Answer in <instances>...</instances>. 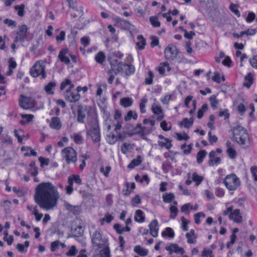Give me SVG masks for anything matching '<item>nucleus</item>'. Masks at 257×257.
Here are the masks:
<instances>
[{"instance_id": "obj_1", "label": "nucleus", "mask_w": 257, "mask_h": 257, "mask_svg": "<svg viewBox=\"0 0 257 257\" xmlns=\"http://www.w3.org/2000/svg\"><path fill=\"white\" fill-rule=\"evenodd\" d=\"M59 198L57 189L49 182H42L35 189V201L43 210L53 209L57 206Z\"/></svg>"}, {"instance_id": "obj_2", "label": "nucleus", "mask_w": 257, "mask_h": 257, "mask_svg": "<svg viewBox=\"0 0 257 257\" xmlns=\"http://www.w3.org/2000/svg\"><path fill=\"white\" fill-rule=\"evenodd\" d=\"M110 65L112 70L115 73L120 71H124L126 75H130L134 74L135 72V67L133 65L118 62L117 60L110 59Z\"/></svg>"}, {"instance_id": "obj_3", "label": "nucleus", "mask_w": 257, "mask_h": 257, "mask_svg": "<svg viewBox=\"0 0 257 257\" xmlns=\"http://www.w3.org/2000/svg\"><path fill=\"white\" fill-rule=\"evenodd\" d=\"M234 141L239 145H245L248 139L246 130L240 125L233 127L232 130Z\"/></svg>"}, {"instance_id": "obj_4", "label": "nucleus", "mask_w": 257, "mask_h": 257, "mask_svg": "<svg viewBox=\"0 0 257 257\" xmlns=\"http://www.w3.org/2000/svg\"><path fill=\"white\" fill-rule=\"evenodd\" d=\"M61 155L67 164H75L77 161V153L72 147H67L61 151Z\"/></svg>"}, {"instance_id": "obj_5", "label": "nucleus", "mask_w": 257, "mask_h": 257, "mask_svg": "<svg viewBox=\"0 0 257 257\" xmlns=\"http://www.w3.org/2000/svg\"><path fill=\"white\" fill-rule=\"evenodd\" d=\"M223 183L228 190L235 191L240 186V180L235 174H230L224 178Z\"/></svg>"}, {"instance_id": "obj_6", "label": "nucleus", "mask_w": 257, "mask_h": 257, "mask_svg": "<svg viewBox=\"0 0 257 257\" xmlns=\"http://www.w3.org/2000/svg\"><path fill=\"white\" fill-rule=\"evenodd\" d=\"M30 73L33 77L41 76L45 79L46 77L45 63L41 61L36 62L31 69Z\"/></svg>"}, {"instance_id": "obj_7", "label": "nucleus", "mask_w": 257, "mask_h": 257, "mask_svg": "<svg viewBox=\"0 0 257 257\" xmlns=\"http://www.w3.org/2000/svg\"><path fill=\"white\" fill-rule=\"evenodd\" d=\"M91 241L93 247L101 248L103 246L109 244L108 240L103 238L99 231H95L91 235Z\"/></svg>"}, {"instance_id": "obj_8", "label": "nucleus", "mask_w": 257, "mask_h": 257, "mask_svg": "<svg viewBox=\"0 0 257 257\" xmlns=\"http://www.w3.org/2000/svg\"><path fill=\"white\" fill-rule=\"evenodd\" d=\"M28 28L26 25L20 26L16 34V37L14 40L15 43L24 42L27 36Z\"/></svg>"}, {"instance_id": "obj_9", "label": "nucleus", "mask_w": 257, "mask_h": 257, "mask_svg": "<svg viewBox=\"0 0 257 257\" xmlns=\"http://www.w3.org/2000/svg\"><path fill=\"white\" fill-rule=\"evenodd\" d=\"M87 135L90 136L93 142H99L100 140V135L99 126L96 122L92 125L90 130L87 133Z\"/></svg>"}, {"instance_id": "obj_10", "label": "nucleus", "mask_w": 257, "mask_h": 257, "mask_svg": "<svg viewBox=\"0 0 257 257\" xmlns=\"http://www.w3.org/2000/svg\"><path fill=\"white\" fill-rule=\"evenodd\" d=\"M178 53L176 47L173 45H169L164 51L166 58L170 61L176 59Z\"/></svg>"}, {"instance_id": "obj_11", "label": "nucleus", "mask_w": 257, "mask_h": 257, "mask_svg": "<svg viewBox=\"0 0 257 257\" xmlns=\"http://www.w3.org/2000/svg\"><path fill=\"white\" fill-rule=\"evenodd\" d=\"M19 103L20 106L24 109H29L34 107V101L32 98L21 95L19 99Z\"/></svg>"}, {"instance_id": "obj_12", "label": "nucleus", "mask_w": 257, "mask_h": 257, "mask_svg": "<svg viewBox=\"0 0 257 257\" xmlns=\"http://www.w3.org/2000/svg\"><path fill=\"white\" fill-rule=\"evenodd\" d=\"M74 87V85L72 83L71 81L69 79H65L61 84L60 90H63L65 89L64 95L69 94L71 93V90Z\"/></svg>"}, {"instance_id": "obj_13", "label": "nucleus", "mask_w": 257, "mask_h": 257, "mask_svg": "<svg viewBox=\"0 0 257 257\" xmlns=\"http://www.w3.org/2000/svg\"><path fill=\"white\" fill-rule=\"evenodd\" d=\"M150 229V233L154 237H156L158 235L159 225L157 220H153L149 225Z\"/></svg>"}, {"instance_id": "obj_14", "label": "nucleus", "mask_w": 257, "mask_h": 257, "mask_svg": "<svg viewBox=\"0 0 257 257\" xmlns=\"http://www.w3.org/2000/svg\"><path fill=\"white\" fill-rule=\"evenodd\" d=\"M229 218L236 223H240L242 221V216L240 210L236 209L232 211L229 215Z\"/></svg>"}, {"instance_id": "obj_15", "label": "nucleus", "mask_w": 257, "mask_h": 257, "mask_svg": "<svg viewBox=\"0 0 257 257\" xmlns=\"http://www.w3.org/2000/svg\"><path fill=\"white\" fill-rule=\"evenodd\" d=\"M165 249L169 252L170 254L173 252L181 253V254H183L185 253L184 248L179 247V245L176 243H171L170 245L166 246Z\"/></svg>"}, {"instance_id": "obj_16", "label": "nucleus", "mask_w": 257, "mask_h": 257, "mask_svg": "<svg viewBox=\"0 0 257 257\" xmlns=\"http://www.w3.org/2000/svg\"><path fill=\"white\" fill-rule=\"evenodd\" d=\"M69 56H70V54L69 53L68 49L64 48L60 51L58 58L61 62L68 64L70 63V59L68 57Z\"/></svg>"}, {"instance_id": "obj_17", "label": "nucleus", "mask_w": 257, "mask_h": 257, "mask_svg": "<svg viewBox=\"0 0 257 257\" xmlns=\"http://www.w3.org/2000/svg\"><path fill=\"white\" fill-rule=\"evenodd\" d=\"M27 208L35 216V219L38 222L41 220L43 215L42 213L39 212L38 207L37 206L28 205L27 206Z\"/></svg>"}, {"instance_id": "obj_18", "label": "nucleus", "mask_w": 257, "mask_h": 257, "mask_svg": "<svg viewBox=\"0 0 257 257\" xmlns=\"http://www.w3.org/2000/svg\"><path fill=\"white\" fill-rule=\"evenodd\" d=\"M209 158L208 165L210 166H217L221 163L220 158L216 157V152L214 151H212L209 153Z\"/></svg>"}, {"instance_id": "obj_19", "label": "nucleus", "mask_w": 257, "mask_h": 257, "mask_svg": "<svg viewBox=\"0 0 257 257\" xmlns=\"http://www.w3.org/2000/svg\"><path fill=\"white\" fill-rule=\"evenodd\" d=\"M49 126L53 130H59L62 127V124L60 118L58 117L55 116L52 117L49 122Z\"/></svg>"}, {"instance_id": "obj_20", "label": "nucleus", "mask_w": 257, "mask_h": 257, "mask_svg": "<svg viewBox=\"0 0 257 257\" xmlns=\"http://www.w3.org/2000/svg\"><path fill=\"white\" fill-rule=\"evenodd\" d=\"M193 98V97L192 96L189 95L186 97V98H185V102H184L185 106L186 107L189 108V104L190 102L192 101V108L189 111V113H190V114L191 115H192L194 113V112L196 110V108L197 102H196V100H192Z\"/></svg>"}, {"instance_id": "obj_21", "label": "nucleus", "mask_w": 257, "mask_h": 257, "mask_svg": "<svg viewBox=\"0 0 257 257\" xmlns=\"http://www.w3.org/2000/svg\"><path fill=\"white\" fill-rule=\"evenodd\" d=\"M70 137L77 145H81L83 143L84 139L82 135V133L80 132L72 134Z\"/></svg>"}, {"instance_id": "obj_22", "label": "nucleus", "mask_w": 257, "mask_h": 257, "mask_svg": "<svg viewBox=\"0 0 257 257\" xmlns=\"http://www.w3.org/2000/svg\"><path fill=\"white\" fill-rule=\"evenodd\" d=\"M87 113L86 108L82 106L78 107L77 111V121L80 123H83Z\"/></svg>"}, {"instance_id": "obj_23", "label": "nucleus", "mask_w": 257, "mask_h": 257, "mask_svg": "<svg viewBox=\"0 0 257 257\" xmlns=\"http://www.w3.org/2000/svg\"><path fill=\"white\" fill-rule=\"evenodd\" d=\"M187 239V243L189 244H195L197 242V235L195 234L193 229H191L189 232L185 234Z\"/></svg>"}, {"instance_id": "obj_24", "label": "nucleus", "mask_w": 257, "mask_h": 257, "mask_svg": "<svg viewBox=\"0 0 257 257\" xmlns=\"http://www.w3.org/2000/svg\"><path fill=\"white\" fill-rule=\"evenodd\" d=\"M157 69L161 75H165L166 70H167L168 72H170L171 68L167 62H162L160 64Z\"/></svg>"}, {"instance_id": "obj_25", "label": "nucleus", "mask_w": 257, "mask_h": 257, "mask_svg": "<svg viewBox=\"0 0 257 257\" xmlns=\"http://www.w3.org/2000/svg\"><path fill=\"white\" fill-rule=\"evenodd\" d=\"M135 221L138 223H143L145 221V215L144 212L140 209L137 210L135 212Z\"/></svg>"}, {"instance_id": "obj_26", "label": "nucleus", "mask_w": 257, "mask_h": 257, "mask_svg": "<svg viewBox=\"0 0 257 257\" xmlns=\"http://www.w3.org/2000/svg\"><path fill=\"white\" fill-rule=\"evenodd\" d=\"M100 249L99 252V257H111L109 244L103 246Z\"/></svg>"}, {"instance_id": "obj_27", "label": "nucleus", "mask_w": 257, "mask_h": 257, "mask_svg": "<svg viewBox=\"0 0 257 257\" xmlns=\"http://www.w3.org/2000/svg\"><path fill=\"white\" fill-rule=\"evenodd\" d=\"M9 70L6 72L8 76L11 75L13 73V70L15 69L17 66V63L13 58H10L8 61Z\"/></svg>"}, {"instance_id": "obj_28", "label": "nucleus", "mask_w": 257, "mask_h": 257, "mask_svg": "<svg viewBox=\"0 0 257 257\" xmlns=\"http://www.w3.org/2000/svg\"><path fill=\"white\" fill-rule=\"evenodd\" d=\"M65 98L70 102H75L80 99V95L78 93H75L71 92L69 95L65 94Z\"/></svg>"}, {"instance_id": "obj_29", "label": "nucleus", "mask_w": 257, "mask_h": 257, "mask_svg": "<svg viewBox=\"0 0 257 257\" xmlns=\"http://www.w3.org/2000/svg\"><path fill=\"white\" fill-rule=\"evenodd\" d=\"M163 201L165 203H170L175 199V196L173 193H165L162 195Z\"/></svg>"}, {"instance_id": "obj_30", "label": "nucleus", "mask_w": 257, "mask_h": 257, "mask_svg": "<svg viewBox=\"0 0 257 257\" xmlns=\"http://www.w3.org/2000/svg\"><path fill=\"white\" fill-rule=\"evenodd\" d=\"M158 145L161 148H164L167 150H169L172 147V141L169 139H165L163 141H158Z\"/></svg>"}, {"instance_id": "obj_31", "label": "nucleus", "mask_w": 257, "mask_h": 257, "mask_svg": "<svg viewBox=\"0 0 257 257\" xmlns=\"http://www.w3.org/2000/svg\"><path fill=\"white\" fill-rule=\"evenodd\" d=\"M245 82L243 85L249 88L253 82V76L251 73H248L244 77Z\"/></svg>"}, {"instance_id": "obj_32", "label": "nucleus", "mask_w": 257, "mask_h": 257, "mask_svg": "<svg viewBox=\"0 0 257 257\" xmlns=\"http://www.w3.org/2000/svg\"><path fill=\"white\" fill-rule=\"evenodd\" d=\"M68 181H70L73 185L74 183L78 185H80L82 184V180L78 175L73 174L69 176L68 178Z\"/></svg>"}, {"instance_id": "obj_33", "label": "nucleus", "mask_w": 257, "mask_h": 257, "mask_svg": "<svg viewBox=\"0 0 257 257\" xmlns=\"http://www.w3.org/2000/svg\"><path fill=\"white\" fill-rule=\"evenodd\" d=\"M138 42L136 43L137 48L140 50H143L146 46V40L142 35H138L137 37Z\"/></svg>"}, {"instance_id": "obj_34", "label": "nucleus", "mask_w": 257, "mask_h": 257, "mask_svg": "<svg viewBox=\"0 0 257 257\" xmlns=\"http://www.w3.org/2000/svg\"><path fill=\"white\" fill-rule=\"evenodd\" d=\"M30 245L29 241H26L24 244L18 243L16 246V248L18 250L22 253H25L27 251V248Z\"/></svg>"}, {"instance_id": "obj_35", "label": "nucleus", "mask_w": 257, "mask_h": 257, "mask_svg": "<svg viewBox=\"0 0 257 257\" xmlns=\"http://www.w3.org/2000/svg\"><path fill=\"white\" fill-rule=\"evenodd\" d=\"M28 173L33 176H36L38 174V168L36 166L35 162L32 161L29 165Z\"/></svg>"}, {"instance_id": "obj_36", "label": "nucleus", "mask_w": 257, "mask_h": 257, "mask_svg": "<svg viewBox=\"0 0 257 257\" xmlns=\"http://www.w3.org/2000/svg\"><path fill=\"white\" fill-rule=\"evenodd\" d=\"M203 177L199 175L196 172H194L192 175V181L195 183L196 186H199L203 180Z\"/></svg>"}, {"instance_id": "obj_37", "label": "nucleus", "mask_w": 257, "mask_h": 257, "mask_svg": "<svg viewBox=\"0 0 257 257\" xmlns=\"http://www.w3.org/2000/svg\"><path fill=\"white\" fill-rule=\"evenodd\" d=\"M161 235L163 237L168 236L169 238H173L175 236V233L172 228L170 227H167L165 230L162 231Z\"/></svg>"}, {"instance_id": "obj_38", "label": "nucleus", "mask_w": 257, "mask_h": 257, "mask_svg": "<svg viewBox=\"0 0 257 257\" xmlns=\"http://www.w3.org/2000/svg\"><path fill=\"white\" fill-rule=\"evenodd\" d=\"M120 104L124 107H130L133 104V100L130 97H124L120 99Z\"/></svg>"}, {"instance_id": "obj_39", "label": "nucleus", "mask_w": 257, "mask_h": 257, "mask_svg": "<svg viewBox=\"0 0 257 257\" xmlns=\"http://www.w3.org/2000/svg\"><path fill=\"white\" fill-rule=\"evenodd\" d=\"M151 110L155 115H159L163 112V109L161 105L155 103L152 104Z\"/></svg>"}, {"instance_id": "obj_40", "label": "nucleus", "mask_w": 257, "mask_h": 257, "mask_svg": "<svg viewBox=\"0 0 257 257\" xmlns=\"http://www.w3.org/2000/svg\"><path fill=\"white\" fill-rule=\"evenodd\" d=\"M135 251L142 256H145L148 254V250L146 248H144L139 245L136 246L134 249Z\"/></svg>"}, {"instance_id": "obj_41", "label": "nucleus", "mask_w": 257, "mask_h": 257, "mask_svg": "<svg viewBox=\"0 0 257 257\" xmlns=\"http://www.w3.org/2000/svg\"><path fill=\"white\" fill-rule=\"evenodd\" d=\"M134 149V146L133 145L125 143L123 144L121 148V152L124 154H127L129 152H130L131 150H133Z\"/></svg>"}, {"instance_id": "obj_42", "label": "nucleus", "mask_w": 257, "mask_h": 257, "mask_svg": "<svg viewBox=\"0 0 257 257\" xmlns=\"http://www.w3.org/2000/svg\"><path fill=\"white\" fill-rule=\"evenodd\" d=\"M56 84L54 82H50L44 87L46 92L49 94H53L54 92L53 89L56 87Z\"/></svg>"}, {"instance_id": "obj_43", "label": "nucleus", "mask_w": 257, "mask_h": 257, "mask_svg": "<svg viewBox=\"0 0 257 257\" xmlns=\"http://www.w3.org/2000/svg\"><path fill=\"white\" fill-rule=\"evenodd\" d=\"M141 163L142 158L140 156H138L136 159H135L132 161L131 163L127 166V167L130 169H133L136 166L140 165Z\"/></svg>"}, {"instance_id": "obj_44", "label": "nucleus", "mask_w": 257, "mask_h": 257, "mask_svg": "<svg viewBox=\"0 0 257 257\" xmlns=\"http://www.w3.org/2000/svg\"><path fill=\"white\" fill-rule=\"evenodd\" d=\"M105 60V55L104 53L102 52H99L95 56V60L99 64H102Z\"/></svg>"}, {"instance_id": "obj_45", "label": "nucleus", "mask_w": 257, "mask_h": 257, "mask_svg": "<svg viewBox=\"0 0 257 257\" xmlns=\"http://www.w3.org/2000/svg\"><path fill=\"white\" fill-rule=\"evenodd\" d=\"M21 117L24 119L21 120L20 122L22 124H25L26 123H29L31 122L33 120L34 116L33 114H22Z\"/></svg>"}, {"instance_id": "obj_46", "label": "nucleus", "mask_w": 257, "mask_h": 257, "mask_svg": "<svg viewBox=\"0 0 257 257\" xmlns=\"http://www.w3.org/2000/svg\"><path fill=\"white\" fill-rule=\"evenodd\" d=\"M138 118V114L135 111L130 110L129 111L126 115L124 116V119L125 121L130 120L131 119H134L135 120L137 119Z\"/></svg>"}, {"instance_id": "obj_47", "label": "nucleus", "mask_w": 257, "mask_h": 257, "mask_svg": "<svg viewBox=\"0 0 257 257\" xmlns=\"http://www.w3.org/2000/svg\"><path fill=\"white\" fill-rule=\"evenodd\" d=\"M113 219V217L109 213H107L105 214L104 217L101 218L100 220V222L101 224L102 225L104 224V223H109L111 222V221Z\"/></svg>"}, {"instance_id": "obj_48", "label": "nucleus", "mask_w": 257, "mask_h": 257, "mask_svg": "<svg viewBox=\"0 0 257 257\" xmlns=\"http://www.w3.org/2000/svg\"><path fill=\"white\" fill-rule=\"evenodd\" d=\"M169 210L170 212V218L171 219H175L179 212L178 208L175 205H171Z\"/></svg>"}, {"instance_id": "obj_49", "label": "nucleus", "mask_w": 257, "mask_h": 257, "mask_svg": "<svg viewBox=\"0 0 257 257\" xmlns=\"http://www.w3.org/2000/svg\"><path fill=\"white\" fill-rule=\"evenodd\" d=\"M206 155L207 152L205 150H201L199 152H198L197 154L196 157L197 163L199 164H201L203 162Z\"/></svg>"}, {"instance_id": "obj_50", "label": "nucleus", "mask_w": 257, "mask_h": 257, "mask_svg": "<svg viewBox=\"0 0 257 257\" xmlns=\"http://www.w3.org/2000/svg\"><path fill=\"white\" fill-rule=\"evenodd\" d=\"M209 102L211 107L213 108H216L219 105V101L216 98L215 95H213L210 97Z\"/></svg>"}, {"instance_id": "obj_51", "label": "nucleus", "mask_w": 257, "mask_h": 257, "mask_svg": "<svg viewBox=\"0 0 257 257\" xmlns=\"http://www.w3.org/2000/svg\"><path fill=\"white\" fill-rule=\"evenodd\" d=\"M193 121L192 118H184L180 123V125L186 128H189L193 125Z\"/></svg>"}, {"instance_id": "obj_52", "label": "nucleus", "mask_w": 257, "mask_h": 257, "mask_svg": "<svg viewBox=\"0 0 257 257\" xmlns=\"http://www.w3.org/2000/svg\"><path fill=\"white\" fill-rule=\"evenodd\" d=\"M154 78V74L153 71H149L148 73V76L145 78V83L147 85H151L153 84V78Z\"/></svg>"}, {"instance_id": "obj_53", "label": "nucleus", "mask_w": 257, "mask_h": 257, "mask_svg": "<svg viewBox=\"0 0 257 257\" xmlns=\"http://www.w3.org/2000/svg\"><path fill=\"white\" fill-rule=\"evenodd\" d=\"M149 20L154 27H159L161 26V23L158 21V18L157 16L150 17Z\"/></svg>"}, {"instance_id": "obj_54", "label": "nucleus", "mask_w": 257, "mask_h": 257, "mask_svg": "<svg viewBox=\"0 0 257 257\" xmlns=\"http://www.w3.org/2000/svg\"><path fill=\"white\" fill-rule=\"evenodd\" d=\"M148 101L147 98L144 97L142 99L140 104V111L142 113H145L146 112V104Z\"/></svg>"}, {"instance_id": "obj_55", "label": "nucleus", "mask_w": 257, "mask_h": 257, "mask_svg": "<svg viewBox=\"0 0 257 257\" xmlns=\"http://www.w3.org/2000/svg\"><path fill=\"white\" fill-rule=\"evenodd\" d=\"M212 79L214 82L217 83H220L221 81H225V77L224 76H220V74L218 72L214 73V76L212 77Z\"/></svg>"}, {"instance_id": "obj_56", "label": "nucleus", "mask_w": 257, "mask_h": 257, "mask_svg": "<svg viewBox=\"0 0 257 257\" xmlns=\"http://www.w3.org/2000/svg\"><path fill=\"white\" fill-rule=\"evenodd\" d=\"M25 8V6L24 4L17 5L15 7V9L18 12V15L19 17H22L24 16Z\"/></svg>"}, {"instance_id": "obj_57", "label": "nucleus", "mask_w": 257, "mask_h": 257, "mask_svg": "<svg viewBox=\"0 0 257 257\" xmlns=\"http://www.w3.org/2000/svg\"><path fill=\"white\" fill-rule=\"evenodd\" d=\"M77 249L75 245H72L69 249L68 251L66 253L67 256H74L77 252Z\"/></svg>"}, {"instance_id": "obj_58", "label": "nucleus", "mask_w": 257, "mask_h": 257, "mask_svg": "<svg viewBox=\"0 0 257 257\" xmlns=\"http://www.w3.org/2000/svg\"><path fill=\"white\" fill-rule=\"evenodd\" d=\"M118 138L120 140H122L121 136H115L114 135L111 136H107V141L110 144H114L117 141Z\"/></svg>"}, {"instance_id": "obj_59", "label": "nucleus", "mask_w": 257, "mask_h": 257, "mask_svg": "<svg viewBox=\"0 0 257 257\" xmlns=\"http://www.w3.org/2000/svg\"><path fill=\"white\" fill-rule=\"evenodd\" d=\"M207 109H208L207 104H203L201 109H200L198 111L197 117L199 119L201 118L203 116L204 113L205 111H206Z\"/></svg>"}, {"instance_id": "obj_60", "label": "nucleus", "mask_w": 257, "mask_h": 257, "mask_svg": "<svg viewBox=\"0 0 257 257\" xmlns=\"http://www.w3.org/2000/svg\"><path fill=\"white\" fill-rule=\"evenodd\" d=\"M193 144H191L186 146L185 144L181 145V148L183 150V153L185 155H188L190 153L192 150Z\"/></svg>"}, {"instance_id": "obj_61", "label": "nucleus", "mask_w": 257, "mask_h": 257, "mask_svg": "<svg viewBox=\"0 0 257 257\" xmlns=\"http://www.w3.org/2000/svg\"><path fill=\"white\" fill-rule=\"evenodd\" d=\"M202 257H214L212 250L208 248H205L202 252Z\"/></svg>"}, {"instance_id": "obj_62", "label": "nucleus", "mask_w": 257, "mask_h": 257, "mask_svg": "<svg viewBox=\"0 0 257 257\" xmlns=\"http://www.w3.org/2000/svg\"><path fill=\"white\" fill-rule=\"evenodd\" d=\"M182 222L181 228L184 231H187L188 230V225L190 221L186 219L184 217H182L181 218Z\"/></svg>"}, {"instance_id": "obj_63", "label": "nucleus", "mask_w": 257, "mask_h": 257, "mask_svg": "<svg viewBox=\"0 0 257 257\" xmlns=\"http://www.w3.org/2000/svg\"><path fill=\"white\" fill-rule=\"evenodd\" d=\"M249 63L253 68L257 70V53L249 59Z\"/></svg>"}, {"instance_id": "obj_64", "label": "nucleus", "mask_w": 257, "mask_h": 257, "mask_svg": "<svg viewBox=\"0 0 257 257\" xmlns=\"http://www.w3.org/2000/svg\"><path fill=\"white\" fill-rule=\"evenodd\" d=\"M1 140L3 143L7 145H11L13 143L12 138L8 135L2 136Z\"/></svg>"}]
</instances>
